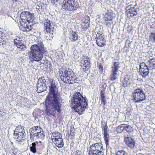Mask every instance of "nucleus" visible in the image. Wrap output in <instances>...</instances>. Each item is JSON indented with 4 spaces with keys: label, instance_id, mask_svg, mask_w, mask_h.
<instances>
[{
    "label": "nucleus",
    "instance_id": "nucleus-2",
    "mask_svg": "<svg viewBox=\"0 0 155 155\" xmlns=\"http://www.w3.org/2000/svg\"><path fill=\"white\" fill-rule=\"evenodd\" d=\"M70 104L72 109L80 114L83 113L88 104L85 98L79 92L74 94Z\"/></svg>",
    "mask_w": 155,
    "mask_h": 155
},
{
    "label": "nucleus",
    "instance_id": "nucleus-16",
    "mask_svg": "<svg viewBox=\"0 0 155 155\" xmlns=\"http://www.w3.org/2000/svg\"><path fill=\"white\" fill-rule=\"evenodd\" d=\"M115 14L112 12L107 11L104 15V19L105 21H111L114 18Z\"/></svg>",
    "mask_w": 155,
    "mask_h": 155
},
{
    "label": "nucleus",
    "instance_id": "nucleus-40",
    "mask_svg": "<svg viewBox=\"0 0 155 155\" xmlns=\"http://www.w3.org/2000/svg\"><path fill=\"white\" fill-rule=\"evenodd\" d=\"M105 21L104 25L107 27H110L111 26V24L113 23L111 21Z\"/></svg>",
    "mask_w": 155,
    "mask_h": 155
},
{
    "label": "nucleus",
    "instance_id": "nucleus-23",
    "mask_svg": "<svg viewBox=\"0 0 155 155\" xmlns=\"http://www.w3.org/2000/svg\"><path fill=\"white\" fill-rule=\"evenodd\" d=\"M150 70L155 69V59L152 58L149 59L147 63Z\"/></svg>",
    "mask_w": 155,
    "mask_h": 155
},
{
    "label": "nucleus",
    "instance_id": "nucleus-51",
    "mask_svg": "<svg viewBox=\"0 0 155 155\" xmlns=\"http://www.w3.org/2000/svg\"><path fill=\"white\" fill-rule=\"evenodd\" d=\"M23 131H25V130L24 128H22V129H21L20 130L17 131V132L16 133H20V132H23Z\"/></svg>",
    "mask_w": 155,
    "mask_h": 155
},
{
    "label": "nucleus",
    "instance_id": "nucleus-6",
    "mask_svg": "<svg viewBox=\"0 0 155 155\" xmlns=\"http://www.w3.org/2000/svg\"><path fill=\"white\" fill-rule=\"evenodd\" d=\"M89 155H103V145L101 143H94L90 146Z\"/></svg>",
    "mask_w": 155,
    "mask_h": 155
},
{
    "label": "nucleus",
    "instance_id": "nucleus-29",
    "mask_svg": "<svg viewBox=\"0 0 155 155\" xmlns=\"http://www.w3.org/2000/svg\"><path fill=\"white\" fill-rule=\"evenodd\" d=\"M52 135L53 136V138H57L58 139H59L62 137V136L61 134L59 132L57 131H55L52 133Z\"/></svg>",
    "mask_w": 155,
    "mask_h": 155
},
{
    "label": "nucleus",
    "instance_id": "nucleus-22",
    "mask_svg": "<svg viewBox=\"0 0 155 155\" xmlns=\"http://www.w3.org/2000/svg\"><path fill=\"white\" fill-rule=\"evenodd\" d=\"M7 38L5 34L0 31V45H3L6 43Z\"/></svg>",
    "mask_w": 155,
    "mask_h": 155
},
{
    "label": "nucleus",
    "instance_id": "nucleus-56",
    "mask_svg": "<svg viewBox=\"0 0 155 155\" xmlns=\"http://www.w3.org/2000/svg\"><path fill=\"white\" fill-rule=\"evenodd\" d=\"M11 143V144H13V143H12V142Z\"/></svg>",
    "mask_w": 155,
    "mask_h": 155
},
{
    "label": "nucleus",
    "instance_id": "nucleus-36",
    "mask_svg": "<svg viewBox=\"0 0 155 155\" xmlns=\"http://www.w3.org/2000/svg\"><path fill=\"white\" fill-rule=\"evenodd\" d=\"M18 48H19L21 50H23L25 48V45L22 43H19V44L17 45L16 46Z\"/></svg>",
    "mask_w": 155,
    "mask_h": 155
},
{
    "label": "nucleus",
    "instance_id": "nucleus-21",
    "mask_svg": "<svg viewBox=\"0 0 155 155\" xmlns=\"http://www.w3.org/2000/svg\"><path fill=\"white\" fill-rule=\"evenodd\" d=\"M7 38L5 34L0 31V45H3L6 43Z\"/></svg>",
    "mask_w": 155,
    "mask_h": 155
},
{
    "label": "nucleus",
    "instance_id": "nucleus-33",
    "mask_svg": "<svg viewBox=\"0 0 155 155\" xmlns=\"http://www.w3.org/2000/svg\"><path fill=\"white\" fill-rule=\"evenodd\" d=\"M124 124H122L117 127V132L121 133L124 130Z\"/></svg>",
    "mask_w": 155,
    "mask_h": 155
},
{
    "label": "nucleus",
    "instance_id": "nucleus-39",
    "mask_svg": "<svg viewBox=\"0 0 155 155\" xmlns=\"http://www.w3.org/2000/svg\"><path fill=\"white\" fill-rule=\"evenodd\" d=\"M116 155H127V153L124 151L120 150L117 152Z\"/></svg>",
    "mask_w": 155,
    "mask_h": 155
},
{
    "label": "nucleus",
    "instance_id": "nucleus-43",
    "mask_svg": "<svg viewBox=\"0 0 155 155\" xmlns=\"http://www.w3.org/2000/svg\"><path fill=\"white\" fill-rule=\"evenodd\" d=\"M75 131V130L74 128H71V130H70V135L72 136V137H73L74 136Z\"/></svg>",
    "mask_w": 155,
    "mask_h": 155
},
{
    "label": "nucleus",
    "instance_id": "nucleus-42",
    "mask_svg": "<svg viewBox=\"0 0 155 155\" xmlns=\"http://www.w3.org/2000/svg\"><path fill=\"white\" fill-rule=\"evenodd\" d=\"M40 127H39V126H35V127H32L31 129V130H32V131H34L35 133H36L37 132L38 130V129Z\"/></svg>",
    "mask_w": 155,
    "mask_h": 155
},
{
    "label": "nucleus",
    "instance_id": "nucleus-3",
    "mask_svg": "<svg viewBox=\"0 0 155 155\" xmlns=\"http://www.w3.org/2000/svg\"><path fill=\"white\" fill-rule=\"evenodd\" d=\"M31 50V51L28 53L29 58L33 59L34 61H37L42 59L43 58V54L46 52L42 42L32 45Z\"/></svg>",
    "mask_w": 155,
    "mask_h": 155
},
{
    "label": "nucleus",
    "instance_id": "nucleus-15",
    "mask_svg": "<svg viewBox=\"0 0 155 155\" xmlns=\"http://www.w3.org/2000/svg\"><path fill=\"white\" fill-rule=\"evenodd\" d=\"M124 141L126 143V145L129 147L133 148L135 146V142L133 139L129 137L124 138Z\"/></svg>",
    "mask_w": 155,
    "mask_h": 155
},
{
    "label": "nucleus",
    "instance_id": "nucleus-50",
    "mask_svg": "<svg viewBox=\"0 0 155 155\" xmlns=\"http://www.w3.org/2000/svg\"><path fill=\"white\" fill-rule=\"evenodd\" d=\"M18 152V150L17 149H14L13 151V153L14 155H15Z\"/></svg>",
    "mask_w": 155,
    "mask_h": 155
},
{
    "label": "nucleus",
    "instance_id": "nucleus-30",
    "mask_svg": "<svg viewBox=\"0 0 155 155\" xmlns=\"http://www.w3.org/2000/svg\"><path fill=\"white\" fill-rule=\"evenodd\" d=\"M104 138L105 141V143L107 147L109 145V135L107 133H104Z\"/></svg>",
    "mask_w": 155,
    "mask_h": 155
},
{
    "label": "nucleus",
    "instance_id": "nucleus-53",
    "mask_svg": "<svg viewBox=\"0 0 155 155\" xmlns=\"http://www.w3.org/2000/svg\"><path fill=\"white\" fill-rule=\"evenodd\" d=\"M81 151L79 150H77L76 151V153L77 154V155H79L81 154Z\"/></svg>",
    "mask_w": 155,
    "mask_h": 155
},
{
    "label": "nucleus",
    "instance_id": "nucleus-25",
    "mask_svg": "<svg viewBox=\"0 0 155 155\" xmlns=\"http://www.w3.org/2000/svg\"><path fill=\"white\" fill-rule=\"evenodd\" d=\"M39 129L40 130L39 132H37L35 133L36 138L43 140L45 137L44 132L43 131H41V130L42 129L40 127H39Z\"/></svg>",
    "mask_w": 155,
    "mask_h": 155
},
{
    "label": "nucleus",
    "instance_id": "nucleus-37",
    "mask_svg": "<svg viewBox=\"0 0 155 155\" xmlns=\"http://www.w3.org/2000/svg\"><path fill=\"white\" fill-rule=\"evenodd\" d=\"M14 42L15 45L17 46V45L19 44V43H22L21 42V40H20V38H16L14 40Z\"/></svg>",
    "mask_w": 155,
    "mask_h": 155
},
{
    "label": "nucleus",
    "instance_id": "nucleus-32",
    "mask_svg": "<svg viewBox=\"0 0 155 155\" xmlns=\"http://www.w3.org/2000/svg\"><path fill=\"white\" fill-rule=\"evenodd\" d=\"M36 143H38V142L36 141L35 142L33 143H32V146L30 147V151L33 153H35L36 152Z\"/></svg>",
    "mask_w": 155,
    "mask_h": 155
},
{
    "label": "nucleus",
    "instance_id": "nucleus-35",
    "mask_svg": "<svg viewBox=\"0 0 155 155\" xmlns=\"http://www.w3.org/2000/svg\"><path fill=\"white\" fill-rule=\"evenodd\" d=\"M36 8L38 10V12H41L44 10V8L42 7V5L40 4L37 5L36 6Z\"/></svg>",
    "mask_w": 155,
    "mask_h": 155
},
{
    "label": "nucleus",
    "instance_id": "nucleus-52",
    "mask_svg": "<svg viewBox=\"0 0 155 155\" xmlns=\"http://www.w3.org/2000/svg\"><path fill=\"white\" fill-rule=\"evenodd\" d=\"M29 133H30V135H31V134H35L34 131H32V130H31V129H30V130H29Z\"/></svg>",
    "mask_w": 155,
    "mask_h": 155
},
{
    "label": "nucleus",
    "instance_id": "nucleus-34",
    "mask_svg": "<svg viewBox=\"0 0 155 155\" xmlns=\"http://www.w3.org/2000/svg\"><path fill=\"white\" fill-rule=\"evenodd\" d=\"M150 40L155 43V32H151L149 36Z\"/></svg>",
    "mask_w": 155,
    "mask_h": 155
},
{
    "label": "nucleus",
    "instance_id": "nucleus-47",
    "mask_svg": "<svg viewBox=\"0 0 155 155\" xmlns=\"http://www.w3.org/2000/svg\"><path fill=\"white\" fill-rule=\"evenodd\" d=\"M13 136H14V138L16 139H18V140H17V141L18 143V140H19V139H21V138L19 137V136L18 135H17V134H14V133Z\"/></svg>",
    "mask_w": 155,
    "mask_h": 155
},
{
    "label": "nucleus",
    "instance_id": "nucleus-24",
    "mask_svg": "<svg viewBox=\"0 0 155 155\" xmlns=\"http://www.w3.org/2000/svg\"><path fill=\"white\" fill-rule=\"evenodd\" d=\"M31 21L28 22V24H26L24 27V31L27 32L30 31L35 26V25L33 24L32 23H31Z\"/></svg>",
    "mask_w": 155,
    "mask_h": 155
},
{
    "label": "nucleus",
    "instance_id": "nucleus-10",
    "mask_svg": "<svg viewBox=\"0 0 155 155\" xmlns=\"http://www.w3.org/2000/svg\"><path fill=\"white\" fill-rule=\"evenodd\" d=\"M53 24L52 23L51 24V22L49 20L47 19L46 20V21L44 23V28L45 29L47 34L51 36L49 40H50L53 38V34L54 32V27Z\"/></svg>",
    "mask_w": 155,
    "mask_h": 155
},
{
    "label": "nucleus",
    "instance_id": "nucleus-9",
    "mask_svg": "<svg viewBox=\"0 0 155 155\" xmlns=\"http://www.w3.org/2000/svg\"><path fill=\"white\" fill-rule=\"evenodd\" d=\"M120 63L118 62H114L111 67V74L110 75V80L114 81L117 78V74L119 69L120 68Z\"/></svg>",
    "mask_w": 155,
    "mask_h": 155
},
{
    "label": "nucleus",
    "instance_id": "nucleus-26",
    "mask_svg": "<svg viewBox=\"0 0 155 155\" xmlns=\"http://www.w3.org/2000/svg\"><path fill=\"white\" fill-rule=\"evenodd\" d=\"M123 86L124 87H127L130 84V80L127 77H125L122 81Z\"/></svg>",
    "mask_w": 155,
    "mask_h": 155
},
{
    "label": "nucleus",
    "instance_id": "nucleus-20",
    "mask_svg": "<svg viewBox=\"0 0 155 155\" xmlns=\"http://www.w3.org/2000/svg\"><path fill=\"white\" fill-rule=\"evenodd\" d=\"M78 35L76 32L72 31L70 34L69 38L72 42L76 41L78 39Z\"/></svg>",
    "mask_w": 155,
    "mask_h": 155
},
{
    "label": "nucleus",
    "instance_id": "nucleus-18",
    "mask_svg": "<svg viewBox=\"0 0 155 155\" xmlns=\"http://www.w3.org/2000/svg\"><path fill=\"white\" fill-rule=\"evenodd\" d=\"M46 83L38 84L37 85V91L38 93H40L44 91L46 89Z\"/></svg>",
    "mask_w": 155,
    "mask_h": 155
},
{
    "label": "nucleus",
    "instance_id": "nucleus-5",
    "mask_svg": "<svg viewBox=\"0 0 155 155\" xmlns=\"http://www.w3.org/2000/svg\"><path fill=\"white\" fill-rule=\"evenodd\" d=\"M146 93L142 88H137L132 93V100L135 103H139L145 100Z\"/></svg>",
    "mask_w": 155,
    "mask_h": 155
},
{
    "label": "nucleus",
    "instance_id": "nucleus-41",
    "mask_svg": "<svg viewBox=\"0 0 155 155\" xmlns=\"http://www.w3.org/2000/svg\"><path fill=\"white\" fill-rule=\"evenodd\" d=\"M98 67L99 69V73L100 74H102L103 72V65H102L101 64H98Z\"/></svg>",
    "mask_w": 155,
    "mask_h": 155
},
{
    "label": "nucleus",
    "instance_id": "nucleus-19",
    "mask_svg": "<svg viewBox=\"0 0 155 155\" xmlns=\"http://www.w3.org/2000/svg\"><path fill=\"white\" fill-rule=\"evenodd\" d=\"M86 20L83 22L81 24V27L84 30H86L89 27V17H86Z\"/></svg>",
    "mask_w": 155,
    "mask_h": 155
},
{
    "label": "nucleus",
    "instance_id": "nucleus-49",
    "mask_svg": "<svg viewBox=\"0 0 155 155\" xmlns=\"http://www.w3.org/2000/svg\"><path fill=\"white\" fill-rule=\"evenodd\" d=\"M30 136L31 140H34V137H36V134H32L30 135Z\"/></svg>",
    "mask_w": 155,
    "mask_h": 155
},
{
    "label": "nucleus",
    "instance_id": "nucleus-28",
    "mask_svg": "<svg viewBox=\"0 0 155 155\" xmlns=\"http://www.w3.org/2000/svg\"><path fill=\"white\" fill-rule=\"evenodd\" d=\"M101 94L100 97L101 98V104H103V106H104L106 103V98H105L104 94L102 93V90L101 91Z\"/></svg>",
    "mask_w": 155,
    "mask_h": 155
},
{
    "label": "nucleus",
    "instance_id": "nucleus-46",
    "mask_svg": "<svg viewBox=\"0 0 155 155\" xmlns=\"http://www.w3.org/2000/svg\"><path fill=\"white\" fill-rule=\"evenodd\" d=\"M22 128H23V127H22L21 126L19 125L17 126L16 127L15 130L14 131V133H16V132H17V131L22 129Z\"/></svg>",
    "mask_w": 155,
    "mask_h": 155
},
{
    "label": "nucleus",
    "instance_id": "nucleus-27",
    "mask_svg": "<svg viewBox=\"0 0 155 155\" xmlns=\"http://www.w3.org/2000/svg\"><path fill=\"white\" fill-rule=\"evenodd\" d=\"M14 134H17V135H18L21 139H19V140H18V143L20 144L21 142H23L24 139L23 138H25V137L26 135V134L25 131L22 132L20 133H14Z\"/></svg>",
    "mask_w": 155,
    "mask_h": 155
},
{
    "label": "nucleus",
    "instance_id": "nucleus-44",
    "mask_svg": "<svg viewBox=\"0 0 155 155\" xmlns=\"http://www.w3.org/2000/svg\"><path fill=\"white\" fill-rule=\"evenodd\" d=\"M104 124L105 126L103 127V131L104 132V133H107L108 127L107 126V124L105 123Z\"/></svg>",
    "mask_w": 155,
    "mask_h": 155
},
{
    "label": "nucleus",
    "instance_id": "nucleus-31",
    "mask_svg": "<svg viewBox=\"0 0 155 155\" xmlns=\"http://www.w3.org/2000/svg\"><path fill=\"white\" fill-rule=\"evenodd\" d=\"M124 130L128 132H131L133 131V129L131 126L128 124H124Z\"/></svg>",
    "mask_w": 155,
    "mask_h": 155
},
{
    "label": "nucleus",
    "instance_id": "nucleus-38",
    "mask_svg": "<svg viewBox=\"0 0 155 155\" xmlns=\"http://www.w3.org/2000/svg\"><path fill=\"white\" fill-rule=\"evenodd\" d=\"M43 83H46L44 77H41L38 79V84Z\"/></svg>",
    "mask_w": 155,
    "mask_h": 155
},
{
    "label": "nucleus",
    "instance_id": "nucleus-8",
    "mask_svg": "<svg viewBox=\"0 0 155 155\" xmlns=\"http://www.w3.org/2000/svg\"><path fill=\"white\" fill-rule=\"evenodd\" d=\"M77 4L75 0H64L63 2L62 6L63 8L66 11H72L76 9L75 5Z\"/></svg>",
    "mask_w": 155,
    "mask_h": 155
},
{
    "label": "nucleus",
    "instance_id": "nucleus-45",
    "mask_svg": "<svg viewBox=\"0 0 155 155\" xmlns=\"http://www.w3.org/2000/svg\"><path fill=\"white\" fill-rule=\"evenodd\" d=\"M61 0H52L51 2L53 4L57 5V3L59 4L61 2Z\"/></svg>",
    "mask_w": 155,
    "mask_h": 155
},
{
    "label": "nucleus",
    "instance_id": "nucleus-11",
    "mask_svg": "<svg viewBox=\"0 0 155 155\" xmlns=\"http://www.w3.org/2000/svg\"><path fill=\"white\" fill-rule=\"evenodd\" d=\"M104 37L102 31L97 32L95 39L96 44L100 47H103L105 44L106 41Z\"/></svg>",
    "mask_w": 155,
    "mask_h": 155
},
{
    "label": "nucleus",
    "instance_id": "nucleus-14",
    "mask_svg": "<svg viewBox=\"0 0 155 155\" xmlns=\"http://www.w3.org/2000/svg\"><path fill=\"white\" fill-rule=\"evenodd\" d=\"M138 10L134 6L131 7L129 5L127 7V12L128 16L133 17L136 16L138 14Z\"/></svg>",
    "mask_w": 155,
    "mask_h": 155
},
{
    "label": "nucleus",
    "instance_id": "nucleus-55",
    "mask_svg": "<svg viewBox=\"0 0 155 155\" xmlns=\"http://www.w3.org/2000/svg\"><path fill=\"white\" fill-rule=\"evenodd\" d=\"M102 125H104V124H103V123H102Z\"/></svg>",
    "mask_w": 155,
    "mask_h": 155
},
{
    "label": "nucleus",
    "instance_id": "nucleus-7",
    "mask_svg": "<svg viewBox=\"0 0 155 155\" xmlns=\"http://www.w3.org/2000/svg\"><path fill=\"white\" fill-rule=\"evenodd\" d=\"M34 18V14L28 12H23L20 15V23L21 25H23L26 23V22L29 23L30 21H32Z\"/></svg>",
    "mask_w": 155,
    "mask_h": 155
},
{
    "label": "nucleus",
    "instance_id": "nucleus-17",
    "mask_svg": "<svg viewBox=\"0 0 155 155\" xmlns=\"http://www.w3.org/2000/svg\"><path fill=\"white\" fill-rule=\"evenodd\" d=\"M62 137L58 139L57 138H51L52 141L54 142L56 146L59 148H62L64 146V143Z\"/></svg>",
    "mask_w": 155,
    "mask_h": 155
},
{
    "label": "nucleus",
    "instance_id": "nucleus-4",
    "mask_svg": "<svg viewBox=\"0 0 155 155\" xmlns=\"http://www.w3.org/2000/svg\"><path fill=\"white\" fill-rule=\"evenodd\" d=\"M59 74L61 80L65 83L70 84L77 82V77L71 69L62 67L60 69Z\"/></svg>",
    "mask_w": 155,
    "mask_h": 155
},
{
    "label": "nucleus",
    "instance_id": "nucleus-1",
    "mask_svg": "<svg viewBox=\"0 0 155 155\" xmlns=\"http://www.w3.org/2000/svg\"><path fill=\"white\" fill-rule=\"evenodd\" d=\"M49 88V93L45 100L46 113L50 115H53L54 111L61 112L62 99L54 84H51Z\"/></svg>",
    "mask_w": 155,
    "mask_h": 155
},
{
    "label": "nucleus",
    "instance_id": "nucleus-13",
    "mask_svg": "<svg viewBox=\"0 0 155 155\" xmlns=\"http://www.w3.org/2000/svg\"><path fill=\"white\" fill-rule=\"evenodd\" d=\"M80 65L82 66V68L84 72L88 70L90 67V63L89 57L87 56H84V58L81 60Z\"/></svg>",
    "mask_w": 155,
    "mask_h": 155
},
{
    "label": "nucleus",
    "instance_id": "nucleus-48",
    "mask_svg": "<svg viewBox=\"0 0 155 155\" xmlns=\"http://www.w3.org/2000/svg\"><path fill=\"white\" fill-rule=\"evenodd\" d=\"M150 28L155 31V22H153L152 23V24L150 25Z\"/></svg>",
    "mask_w": 155,
    "mask_h": 155
},
{
    "label": "nucleus",
    "instance_id": "nucleus-12",
    "mask_svg": "<svg viewBox=\"0 0 155 155\" xmlns=\"http://www.w3.org/2000/svg\"><path fill=\"white\" fill-rule=\"evenodd\" d=\"M150 70L148 66L145 62H143L140 64L139 71L141 75L143 77H145L148 75Z\"/></svg>",
    "mask_w": 155,
    "mask_h": 155
},
{
    "label": "nucleus",
    "instance_id": "nucleus-54",
    "mask_svg": "<svg viewBox=\"0 0 155 155\" xmlns=\"http://www.w3.org/2000/svg\"><path fill=\"white\" fill-rule=\"evenodd\" d=\"M39 142L41 143V141H39Z\"/></svg>",
    "mask_w": 155,
    "mask_h": 155
}]
</instances>
